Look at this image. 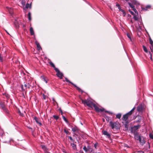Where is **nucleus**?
Returning a JSON list of instances; mask_svg holds the SVG:
<instances>
[{
	"label": "nucleus",
	"mask_w": 153,
	"mask_h": 153,
	"mask_svg": "<svg viewBox=\"0 0 153 153\" xmlns=\"http://www.w3.org/2000/svg\"><path fill=\"white\" fill-rule=\"evenodd\" d=\"M82 103L84 105H86L88 107L92 109L93 108V106L94 104V103L89 99L82 100Z\"/></svg>",
	"instance_id": "f257e3e1"
},
{
	"label": "nucleus",
	"mask_w": 153,
	"mask_h": 153,
	"mask_svg": "<svg viewBox=\"0 0 153 153\" xmlns=\"http://www.w3.org/2000/svg\"><path fill=\"white\" fill-rule=\"evenodd\" d=\"M135 109V107H134L130 111L126 113V114L124 115L123 116V117H122V120H123L126 121L127 120L129 117L131 115L133 112L134 111V110Z\"/></svg>",
	"instance_id": "f03ea898"
},
{
	"label": "nucleus",
	"mask_w": 153,
	"mask_h": 153,
	"mask_svg": "<svg viewBox=\"0 0 153 153\" xmlns=\"http://www.w3.org/2000/svg\"><path fill=\"white\" fill-rule=\"evenodd\" d=\"M0 106L1 108L3 110L4 112L7 114L9 113V111L7 108L4 102L0 101Z\"/></svg>",
	"instance_id": "7ed1b4c3"
},
{
	"label": "nucleus",
	"mask_w": 153,
	"mask_h": 153,
	"mask_svg": "<svg viewBox=\"0 0 153 153\" xmlns=\"http://www.w3.org/2000/svg\"><path fill=\"white\" fill-rule=\"evenodd\" d=\"M65 81L68 82H69L72 85H73L75 88H76V89L78 90L79 91H81L82 92V93H83V91L81 90V89L79 88V87H77L76 85L74 84L72 82H71V81H69L67 78H65Z\"/></svg>",
	"instance_id": "20e7f679"
},
{
	"label": "nucleus",
	"mask_w": 153,
	"mask_h": 153,
	"mask_svg": "<svg viewBox=\"0 0 153 153\" xmlns=\"http://www.w3.org/2000/svg\"><path fill=\"white\" fill-rule=\"evenodd\" d=\"M109 125L112 129L115 128L117 129L118 128V127L117 126V124L116 122L110 121L109 122Z\"/></svg>",
	"instance_id": "39448f33"
},
{
	"label": "nucleus",
	"mask_w": 153,
	"mask_h": 153,
	"mask_svg": "<svg viewBox=\"0 0 153 153\" xmlns=\"http://www.w3.org/2000/svg\"><path fill=\"white\" fill-rule=\"evenodd\" d=\"M55 71L57 73L56 74L57 76L59 77L60 79H62L63 76V74L60 71L58 68H56Z\"/></svg>",
	"instance_id": "423d86ee"
},
{
	"label": "nucleus",
	"mask_w": 153,
	"mask_h": 153,
	"mask_svg": "<svg viewBox=\"0 0 153 153\" xmlns=\"http://www.w3.org/2000/svg\"><path fill=\"white\" fill-rule=\"evenodd\" d=\"M93 107L94 108L95 110L97 112H102L104 111V109L103 108L102 109L98 107L96 105L94 104V106H93Z\"/></svg>",
	"instance_id": "0eeeda50"
},
{
	"label": "nucleus",
	"mask_w": 153,
	"mask_h": 153,
	"mask_svg": "<svg viewBox=\"0 0 153 153\" xmlns=\"http://www.w3.org/2000/svg\"><path fill=\"white\" fill-rule=\"evenodd\" d=\"M149 40L151 44L149 48L151 52H152L153 51V42L149 35Z\"/></svg>",
	"instance_id": "6e6552de"
},
{
	"label": "nucleus",
	"mask_w": 153,
	"mask_h": 153,
	"mask_svg": "<svg viewBox=\"0 0 153 153\" xmlns=\"http://www.w3.org/2000/svg\"><path fill=\"white\" fill-rule=\"evenodd\" d=\"M149 40L151 44L149 48L151 52H152L153 51V42L149 35Z\"/></svg>",
	"instance_id": "1a4fd4ad"
},
{
	"label": "nucleus",
	"mask_w": 153,
	"mask_h": 153,
	"mask_svg": "<svg viewBox=\"0 0 153 153\" xmlns=\"http://www.w3.org/2000/svg\"><path fill=\"white\" fill-rule=\"evenodd\" d=\"M143 108V106L142 105H139L137 108V110L139 112H142Z\"/></svg>",
	"instance_id": "9d476101"
},
{
	"label": "nucleus",
	"mask_w": 153,
	"mask_h": 153,
	"mask_svg": "<svg viewBox=\"0 0 153 153\" xmlns=\"http://www.w3.org/2000/svg\"><path fill=\"white\" fill-rule=\"evenodd\" d=\"M102 132L103 134L106 136L108 138H109L111 137L110 134L107 131H102Z\"/></svg>",
	"instance_id": "9b49d317"
},
{
	"label": "nucleus",
	"mask_w": 153,
	"mask_h": 153,
	"mask_svg": "<svg viewBox=\"0 0 153 153\" xmlns=\"http://www.w3.org/2000/svg\"><path fill=\"white\" fill-rule=\"evenodd\" d=\"M34 119L35 120L36 122L38 124H39L40 126L42 125V124L40 122L39 120L36 117H34Z\"/></svg>",
	"instance_id": "f8f14e48"
},
{
	"label": "nucleus",
	"mask_w": 153,
	"mask_h": 153,
	"mask_svg": "<svg viewBox=\"0 0 153 153\" xmlns=\"http://www.w3.org/2000/svg\"><path fill=\"white\" fill-rule=\"evenodd\" d=\"M72 131L74 132H78L79 130V128L78 127L75 126L72 128Z\"/></svg>",
	"instance_id": "ddd939ff"
},
{
	"label": "nucleus",
	"mask_w": 153,
	"mask_h": 153,
	"mask_svg": "<svg viewBox=\"0 0 153 153\" xmlns=\"http://www.w3.org/2000/svg\"><path fill=\"white\" fill-rule=\"evenodd\" d=\"M42 148L44 151L45 153H48V150L47 147L44 145L41 146Z\"/></svg>",
	"instance_id": "4468645a"
},
{
	"label": "nucleus",
	"mask_w": 153,
	"mask_h": 153,
	"mask_svg": "<svg viewBox=\"0 0 153 153\" xmlns=\"http://www.w3.org/2000/svg\"><path fill=\"white\" fill-rule=\"evenodd\" d=\"M71 146H72V149L74 150L76 149V145L74 143H71Z\"/></svg>",
	"instance_id": "2eb2a0df"
},
{
	"label": "nucleus",
	"mask_w": 153,
	"mask_h": 153,
	"mask_svg": "<svg viewBox=\"0 0 153 153\" xmlns=\"http://www.w3.org/2000/svg\"><path fill=\"white\" fill-rule=\"evenodd\" d=\"M36 43L37 46V50H40V49H41V48L40 45L39 44L37 41L36 42Z\"/></svg>",
	"instance_id": "dca6fc26"
},
{
	"label": "nucleus",
	"mask_w": 153,
	"mask_h": 153,
	"mask_svg": "<svg viewBox=\"0 0 153 153\" xmlns=\"http://www.w3.org/2000/svg\"><path fill=\"white\" fill-rule=\"evenodd\" d=\"M30 32L31 35H33L34 34V31L32 27H31L30 29Z\"/></svg>",
	"instance_id": "f3484780"
},
{
	"label": "nucleus",
	"mask_w": 153,
	"mask_h": 153,
	"mask_svg": "<svg viewBox=\"0 0 153 153\" xmlns=\"http://www.w3.org/2000/svg\"><path fill=\"white\" fill-rule=\"evenodd\" d=\"M151 6L150 5H147L145 7L142 8V10L144 11L147 10L148 9L150 8Z\"/></svg>",
	"instance_id": "a211bd4d"
},
{
	"label": "nucleus",
	"mask_w": 153,
	"mask_h": 153,
	"mask_svg": "<svg viewBox=\"0 0 153 153\" xmlns=\"http://www.w3.org/2000/svg\"><path fill=\"white\" fill-rule=\"evenodd\" d=\"M143 47L144 51L147 54H148L149 53V51H148V49H147L146 47L144 45H143Z\"/></svg>",
	"instance_id": "6ab92c4d"
},
{
	"label": "nucleus",
	"mask_w": 153,
	"mask_h": 153,
	"mask_svg": "<svg viewBox=\"0 0 153 153\" xmlns=\"http://www.w3.org/2000/svg\"><path fill=\"white\" fill-rule=\"evenodd\" d=\"M148 56L149 57L151 61H152V53L150 51L149 52V53L148 54Z\"/></svg>",
	"instance_id": "aec40b11"
},
{
	"label": "nucleus",
	"mask_w": 153,
	"mask_h": 153,
	"mask_svg": "<svg viewBox=\"0 0 153 153\" xmlns=\"http://www.w3.org/2000/svg\"><path fill=\"white\" fill-rule=\"evenodd\" d=\"M140 127V125H138L137 126H135L133 127V129L135 130H137Z\"/></svg>",
	"instance_id": "412c9836"
},
{
	"label": "nucleus",
	"mask_w": 153,
	"mask_h": 153,
	"mask_svg": "<svg viewBox=\"0 0 153 153\" xmlns=\"http://www.w3.org/2000/svg\"><path fill=\"white\" fill-rule=\"evenodd\" d=\"M141 137L138 134H136L135 135V138L136 140H138Z\"/></svg>",
	"instance_id": "4be33fe9"
},
{
	"label": "nucleus",
	"mask_w": 153,
	"mask_h": 153,
	"mask_svg": "<svg viewBox=\"0 0 153 153\" xmlns=\"http://www.w3.org/2000/svg\"><path fill=\"white\" fill-rule=\"evenodd\" d=\"M49 64H50V65L52 67H53V68H54V70H55V69L56 68H56L55 66V65H54V64L52 63V62H51L49 63Z\"/></svg>",
	"instance_id": "5701e85b"
},
{
	"label": "nucleus",
	"mask_w": 153,
	"mask_h": 153,
	"mask_svg": "<svg viewBox=\"0 0 153 153\" xmlns=\"http://www.w3.org/2000/svg\"><path fill=\"white\" fill-rule=\"evenodd\" d=\"M4 96V98L5 97L7 100L9 98V97H10V96L9 95H8V94H3Z\"/></svg>",
	"instance_id": "b1692460"
},
{
	"label": "nucleus",
	"mask_w": 153,
	"mask_h": 153,
	"mask_svg": "<svg viewBox=\"0 0 153 153\" xmlns=\"http://www.w3.org/2000/svg\"><path fill=\"white\" fill-rule=\"evenodd\" d=\"M41 77L43 80L46 83H47V80L46 79V78L44 76H41Z\"/></svg>",
	"instance_id": "393cba45"
},
{
	"label": "nucleus",
	"mask_w": 153,
	"mask_h": 153,
	"mask_svg": "<svg viewBox=\"0 0 153 153\" xmlns=\"http://www.w3.org/2000/svg\"><path fill=\"white\" fill-rule=\"evenodd\" d=\"M121 117V114L120 113H119L117 114L116 115V118L120 119Z\"/></svg>",
	"instance_id": "a878e982"
},
{
	"label": "nucleus",
	"mask_w": 153,
	"mask_h": 153,
	"mask_svg": "<svg viewBox=\"0 0 153 153\" xmlns=\"http://www.w3.org/2000/svg\"><path fill=\"white\" fill-rule=\"evenodd\" d=\"M87 149L88 151L91 152L92 151V149L91 148V147L89 146H87Z\"/></svg>",
	"instance_id": "bb28decb"
},
{
	"label": "nucleus",
	"mask_w": 153,
	"mask_h": 153,
	"mask_svg": "<svg viewBox=\"0 0 153 153\" xmlns=\"http://www.w3.org/2000/svg\"><path fill=\"white\" fill-rule=\"evenodd\" d=\"M145 141L144 139L143 138H142L140 142V143L142 144V145H143L145 143Z\"/></svg>",
	"instance_id": "cd10ccee"
},
{
	"label": "nucleus",
	"mask_w": 153,
	"mask_h": 153,
	"mask_svg": "<svg viewBox=\"0 0 153 153\" xmlns=\"http://www.w3.org/2000/svg\"><path fill=\"white\" fill-rule=\"evenodd\" d=\"M28 20L30 21L31 19V14L30 12H29L28 14Z\"/></svg>",
	"instance_id": "c85d7f7f"
},
{
	"label": "nucleus",
	"mask_w": 153,
	"mask_h": 153,
	"mask_svg": "<svg viewBox=\"0 0 153 153\" xmlns=\"http://www.w3.org/2000/svg\"><path fill=\"white\" fill-rule=\"evenodd\" d=\"M26 8L27 9L29 8H31V4H29L28 3H27L26 4Z\"/></svg>",
	"instance_id": "c756f323"
},
{
	"label": "nucleus",
	"mask_w": 153,
	"mask_h": 153,
	"mask_svg": "<svg viewBox=\"0 0 153 153\" xmlns=\"http://www.w3.org/2000/svg\"><path fill=\"white\" fill-rule=\"evenodd\" d=\"M62 117L63 120L67 123H68V122L67 119L63 115L62 116Z\"/></svg>",
	"instance_id": "7c9ffc66"
},
{
	"label": "nucleus",
	"mask_w": 153,
	"mask_h": 153,
	"mask_svg": "<svg viewBox=\"0 0 153 153\" xmlns=\"http://www.w3.org/2000/svg\"><path fill=\"white\" fill-rule=\"evenodd\" d=\"M128 4L129 5L130 7H131V8H132V10L134 8V6L133 4H131L129 2L128 3Z\"/></svg>",
	"instance_id": "2f4dec72"
},
{
	"label": "nucleus",
	"mask_w": 153,
	"mask_h": 153,
	"mask_svg": "<svg viewBox=\"0 0 153 153\" xmlns=\"http://www.w3.org/2000/svg\"><path fill=\"white\" fill-rule=\"evenodd\" d=\"M83 149L86 152H88V150L87 149V147H86L85 146H84V147H83Z\"/></svg>",
	"instance_id": "473e14b6"
},
{
	"label": "nucleus",
	"mask_w": 153,
	"mask_h": 153,
	"mask_svg": "<svg viewBox=\"0 0 153 153\" xmlns=\"http://www.w3.org/2000/svg\"><path fill=\"white\" fill-rule=\"evenodd\" d=\"M24 86L26 88H30V86L29 84H25Z\"/></svg>",
	"instance_id": "72a5a7b5"
},
{
	"label": "nucleus",
	"mask_w": 153,
	"mask_h": 153,
	"mask_svg": "<svg viewBox=\"0 0 153 153\" xmlns=\"http://www.w3.org/2000/svg\"><path fill=\"white\" fill-rule=\"evenodd\" d=\"M116 6L118 7V9H119L120 10H121V7H120V4H116Z\"/></svg>",
	"instance_id": "f704fd0d"
},
{
	"label": "nucleus",
	"mask_w": 153,
	"mask_h": 153,
	"mask_svg": "<svg viewBox=\"0 0 153 153\" xmlns=\"http://www.w3.org/2000/svg\"><path fill=\"white\" fill-rule=\"evenodd\" d=\"M53 117L56 120H57L59 118V116L57 115H54L53 116Z\"/></svg>",
	"instance_id": "c9c22d12"
},
{
	"label": "nucleus",
	"mask_w": 153,
	"mask_h": 153,
	"mask_svg": "<svg viewBox=\"0 0 153 153\" xmlns=\"http://www.w3.org/2000/svg\"><path fill=\"white\" fill-rule=\"evenodd\" d=\"M64 132L66 134H70V133L68 130H66V128H65L64 130Z\"/></svg>",
	"instance_id": "e433bc0d"
},
{
	"label": "nucleus",
	"mask_w": 153,
	"mask_h": 153,
	"mask_svg": "<svg viewBox=\"0 0 153 153\" xmlns=\"http://www.w3.org/2000/svg\"><path fill=\"white\" fill-rule=\"evenodd\" d=\"M18 113L19 114V115L22 116V117H23L24 115V114H23V113H22L19 110V111H18Z\"/></svg>",
	"instance_id": "4c0bfd02"
},
{
	"label": "nucleus",
	"mask_w": 153,
	"mask_h": 153,
	"mask_svg": "<svg viewBox=\"0 0 153 153\" xmlns=\"http://www.w3.org/2000/svg\"><path fill=\"white\" fill-rule=\"evenodd\" d=\"M134 16L133 17L134 19L136 21H138V18L135 15V14Z\"/></svg>",
	"instance_id": "58836bf2"
},
{
	"label": "nucleus",
	"mask_w": 153,
	"mask_h": 153,
	"mask_svg": "<svg viewBox=\"0 0 153 153\" xmlns=\"http://www.w3.org/2000/svg\"><path fill=\"white\" fill-rule=\"evenodd\" d=\"M0 61L1 62H2L3 61V58L1 56V54H0Z\"/></svg>",
	"instance_id": "ea45409f"
},
{
	"label": "nucleus",
	"mask_w": 153,
	"mask_h": 153,
	"mask_svg": "<svg viewBox=\"0 0 153 153\" xmlns=\"http://www.w3.org/2000/svg\"><path fill=\"white\" fill-rule=\"evenodd\" d=\"M120 11H121L124 14V16H125V15H126V13L124 10L123 9H121V10H120Z\"/></svg>",
	"instance_id": "a19ab883"
},
{
	"label": "nucleus",
	"mask_w": 153,
	"mask_h": 153,
	"mask_svg": "<svg viewBox=\"0 0 153 153\" xmlns=\"http://www.w3.org/2000/svg\"><path fill=\"white\" fill-rule=\"evenodd\" d=\"M149 137L151 139H153V134L152 133L150 134Z\"/></svg>",
	"instance_id": "79ce46f5"
},
{
	"label": "nucleus",
	"mask_w": 153,
	"mask_h": 153,
	"mask_svg": "<svg viewBox=\"0 0 153 153\" xmlns=\"http://www.w3.org/2000/svg\"><path fill=\"white\" fill-rule=\"evenodd\" d=\"M98 143H95L94 145V147L95 148V149H97V146H98Z\"/></svg>",
	"instance_id": "37998d69"
},
{
	"label": "nucleus",
	"mask_w": 153,
	"mask_h": 153,
	"mask_svg": "<svg viewBox=\"0 0 153 153\" xmlns=\"http://www.w3.org/2000/svg\"><path fill=\"white\" fill-rule=\"evenodd\" d=\"M128 11L131 13L132 15H134V12H132V11H131V10H128Z\"/></svg>",
	"instance_id": "c03bdc74"
},
{
	"label": "nucleus",
	"mask_w": 153,
	"mask_h": 153,
	"mask_svg": "<svg viewBox=\"0 0 153 153\" xmlns=\"http://www.w3.org/2000/svg\"><path fill=\"white\" fill-rule=\"evenodd\" d=\"M42 96L43 97V99L45 100L47 97L44 94H42Z\"/></svg>",
	"instance_id": "a18cd8bd"
},
{
	"label": "nucleus",
	"mask_w": 153,
	"mask_h": 153,
	"mask_svg": "<svg viewBox=\"0 0 153 153\" xmlns=\"http://www.w3.org/2000/svg\"><path fill=\"white\" fill-rule=\"evenodd\" d=\"M68 137L69 138L70 140H71V141H73V142H74V140H73L71 136H68Z\"/></svg>",
	"instance_id": "49530a36"
},
{
	"label": "nucleus",
	"mask_w": 153,
	"mask_h": 153,
	"mask_svg": "<svg viewBox=\"0 0 153 153\" xmlns=\"http://www.w3.org/2000/svg\"><path fill=\"white\" fill-rule=\"evenodd\" d=\"M133 10L136 13L138 14V12L137 10L135 8L133 9Z\"/></svg>",
	"instance_id": "de8ad7c7"
},
{
	"label": "nucleus",
	"mask_w": 153,
	"mask_h": 153,
	"mask_svg": "<svg viewBox=\"0 0 153 153\" xmlns=\"http://www.w3.org/2000/svg\"><path fill=\"white\" fill-rule=\"evenodd\" d=\"M127 35L128 38H129V39L131 38L130 35L129 33H127Z\"/></svg>",
	"instance_id": "09e8293b"
},
{
	"label": "nucleus",
	"mask_w": 153,
	"mask_h": 153,
	"mask_svg": "<svg viewBox=\"0 0 153 153\" xmlns=\"http://www.w3.org/2000/svg\"><path fill=\"white\" fill-rule=\"evenodd\" d=\"M59 110L60 111V112L61 114L62 115V114H63V112H62V110L61 108H59Z\"/></svg>",
	"instance_id": "8fccbe9b"
},
{
	"label": "nucleus",
	"mask_w": 153,
	"mask_h": 153,
	"mask_svg": "<svg viewBox=\"0 0 153 153\" xmlns=\"http://www.w3.org/2000/svg\"><path fill=\"white\" fill-rule=\"evenodd\" d=\"M106 119L107 121L108 122L109 121V118L108 117H106Z\"/></svg>",
	"instance_id": "3c124183"
},
{
	"label": "nucleus",
	"mask_w": 153,
	"mask_h": 153,
	"mask_svg": "<svg viewBox=\"0 0 153 153\" xmlns=\"http://www.w3.org/2000/svg\"><path fill=\"white\" fill-rule=\"evenodd\" d=\"M142 138L141 137L140 138V139H139L138 140H139V142H140L141 141V140L142 139Z\"/></svg>",
	"instance_id": "603ef678"
},
{
	"label": "nucleus",
	"mask_w": 153,
	"mask_h": 153,
	"mask_svg": "<svg viewBox=\"0 0 153 153\" xmlns=\"http://www.w3.org/2000/svg\"><path fill=\"white\" fill-rule=\"evenodd\" d=\"M138 153H144L143 152L140 151V152H138Z\"/></svg>",
	"instance_id": "864d4df0"
},
{
	"label": "nucleus",
	"mask_w": 153,
	"mask_h": 153,
	"mask_svg": "<svg viewBox=\"0 0 153 153\" xmlns=\"http://www.w3.org/2000/svg\"><path fill=\"white\" fill-rule=\"evenodd\" d=\"M105 112H106V113H109V111H105Z\"/></svg>",
	"instance_id": "5fc2aeb1"
},
{
	"label": "nucleus",
	"mask_w": 153,
	"mask_h": 153,
	"mask_svg": "<svg viewBox=\"0 0 153 153\" xmlns=\"http://www.w3.org/2000/svg\"><path fill=\"white\" fill-rule=\"evenodd\" d=\"M53 101L55 102V99H54V98H53Z\"/></svg>",
	"instance_id": "6e6d98bb"
},
{
	"label": "nucleus",
	"mask_w": 153,
	"mask_h": 153,
	"mask_svg": "<svg viewBox=\"0 0 153 153\" xmlns=\"http://www.w3.org/2000/svg\"><path fill=\"white\" fill-rule=\"evenodd\" d=\"M22 89L23 90L24 88H23V85H22Z\"/></svg>",
	"instance_id": "4d7b16f0"
},
{
	"label": "nucleus",
	"mask_w": 153,
	"mask_h": 153,
	"mask_svg": "<svg viewBox=\"0 0 153 153\" xmlns=\"http://www.w3.org/2000/svg\"><path fill=\"white\" fill-rule=\"evenodd\" d=\"M103 121L104 122H105V119H103Z\"/></svg>",
	"instance_id": "13d9d810"
},
{
	"label": "nucleus",
	"mask_w": 153,
	"mask_h": 153,
	"mask_svg": "<svg viewBox=\"0 0 153 153\" xmlns=\"http://www.w3.org/2000/svg\"><path fill=\"white\" fill-rule=\"evenodd\" d=\"M29 128V129H31V130H32V128Z\"/></svg>",
	"instance_id": "bf43d9fd"
},
{
	"label": "nucleus",
	"mask_w": 153,
	"mask_h": 153,
	"mask_svg": "<svg viewBox=\"0 0 153 153\" xmlns=\"http://www.w3.org/2000/svg\"><path fill=\"white\" fill-rule=\"evenodd\" d=\"M126 1H128V0H125Z\"/></svg>",
	"instance_id": "052dcab7"
},
{
	"label": "nucleus",
	"mask_w": 153,
	"mask_h": 153,
	"mask_svg": "<svg viewBox=\"0 0 153 153\" xmlns=\"http://www.w3.org/2000/svg\"><path fill=\"white\" fill-rule=\"evenodd\" d=\"M127 125H126L125 126V127H126V126H127Z\"/></svg>",
	"instance_id": "680f3d73"
},
{
	"label": "nucleus",
	"mask_w": 153,
	"mask_h": 153,
	"mask_svg": "<svg viewBox=\"0 0 153 153\" xmlns=\"http://www.w3.org/2000/svg\"><path fill=\"white\" fill-rule=\"evenodd\" d=\"M6 31L7 33H8V34H9Z\"/></svg>",
	"instance_id": "e2e57ef3"
},
{
	"label": "nucleus",
	"mask_w": 153,
	"mask_h": 153,
	"mask_svg": "<svg viewBox=\"0 0 153 153\" xmlns=\"http://www.w3.org/2000/svg\"><path fill=\"white\" fill-rule=\"evenodd\" d=\"M75 135H76V134H75Z\"/></svg>",
	"instance_id": "0e129e2a"
}]
</instances>
